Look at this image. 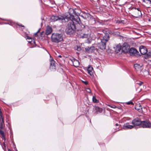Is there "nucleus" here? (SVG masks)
I'll return each mask as SVG.
<instances>
[{"label": "nucleus", "mask_w": 151, "mask_h": 151, "mask_svg": "<svg viewBox=\"0 0 151 151\" xmlns=\"http://www.w3.org/2000/svg\"><path fill=\"white\" fill-rule=\"evenodd\" d=\"M76 28V25L74 22L72 20H70L69 21L67 26L66 32L67 34L70 35L74 33Z\"/></svg>", "instance_id": "f257e3e1"}, {"label": "nucleus", "mask_w": 151, "mask_h": 151, "mask_svg": "<svg viewBox=\"0 0 151 151\" xmlns=\"http://www.w3.org/2000/svg\"><path fill=\"white\" fill-rule=\"evenodd\" d=\"M63 36L61 33H54L51 36V40L52 42L58 43L63 40Z\"/></svg>", "instance_id": "f03ea898"}, {"label": "nucleus", "mask_w": 151, "mask_h": 151, "mask_svg": "<svg viewBox=\"0 0 151 151\" xmlns=\"http://www.w3.org/2000/svg\"><path fill=\"white\" fill-rule=\"evenodd\" d=\"M73 16H72L69 13L67 14V16L65 17L63 16H52L51 17V19L52 21L55 22L57 21H62L63 20H65V19H73Z\"/></svg>", "instance_id": "7ed1b4c3"}, {"label": "nucleus", "mask_w": 151, "mask_h": 151, "mask_svg": "<svg viewBox=\"0 0 151 151\" xmlns=\"http://www.w3.org/2000/svg\"><path fill=\"white\" fill-rule=\"evenodd\" d=\"M134 67L136 70L137 73L138 75H142V76H145L149 74V73L148 71L144 70L142 71V68L141 65L139 64H136L134 65Z\"/></svg>", "instance_id": "20e7f679"}, {"label": "nucleus", "mask_w": 151, "mask_h": 151, "mask_svg": "<svg viewBox=\"0 0 151 151\" xmlns=\"http://www.w3.org/2000/svg\"><path fill=\"white\" fill-rule=\"evenodd\" d=\"M109 39V36L108 35H105L104 36L103 39H101V42L100 48L102 50L106 48V43Z\"/></svg>", "instance_id": "39448f33"}, {"label": "nucleus", "mask_w": 151, "mask_h": 151, "mask_svg": "<svg viewBox=\"0 0 151 151\" xmlns=\"http://www.w3.org/2000/svg\"><path fill=\"white\" fill-rule=\"evenodd\" d=\"M132 16L135 17L137 18L141 17L142 15L141 10L139 8H132Z\"/></svg>", "instance_id": "423d86ee"}, {"label": "nucleus", "mask_w": 151, "mask_h": 151, "mask_svg": "<svg viewBox=\"0 0 151 151\" xmlns=\"http://www.w3.org/2000/svg\"><path fill=\"white\" fill-rule=\"evenodd\" d=\"M141 127L143 128H151V123L149 121H142Z\"/></svg>", "instance_id": "0eeeda50"}, {"label": "nucleus", "mask_w": 151, "mask_h": 151, "mask_svg": "<svg viewBox=\"0 0 151 151\" xmlns=\"http://www.w3.org/2000/svg\"><path fill=\"white\" fill-rule=\"evenodd\" d=\"M141 123L142 121L138 118L134 119L132 122V123L134 126H139L140 127H141Z\"/></svg>", "instance_id": "6e6552de"}, {"label": "nucleus", "mask_w": 151, "mask_h": 151, "mask_svg": "<svg viewBox=\"0 0 151 151\" xmlns=\"http://www.w3.org/2000/svg\"><path fill=\"white\" fill-rule=\"evenodd\" d=\"M129 46L127 43H124L122 47V51L124 52H129Z\"/></svg>", "instance_id": "1a4fd4ad"}, {"label": "nucleus", "mask_w": 151, "mask_h": 151, "mask_svg": "<svg viewBox=\"0 0 151 151\" xmlns=\"http://www.w3.org/2000/svg\"><path fill=\"white\" fill-rule=\"evenodd\" d=\"M129 52L131 55H135L138 53L137 51L134 48L132 47L129 49Z\"/></svg>", "instance_id": "9d476101"}, {"label": "nucleus", "mask_w": 151, "mask_h": 151, "mask_svg": "<svg viewBox=\"0 0 151 151\" xmlns=\"http://www.w3.org/2000/svg\"><path fill=\"white\" fill-rule=\"evenodd\" d=\"M139 51L142 54L145 55L147 52V50L144 46H141L139 48Z\"/></svg>", "instance_id": "9b49d317"}, {"label": "nucleus", "mask_w": 151, "mask_h": 151, "mask_svg": "<svg viewBox=\"0 0 151 151\" xmlns=\"http://www.w3.org/2000/svg\"><path fill=\"white\" fill-rule=\"evenodd\" d=\"M73 65L75 67H78L79 65V61L77 59L73 58L71 60Z\"/></svg>", "instance_id": "f8f14e48"}, {"label": "nucleus", "mask_w": 151, "mask_h": 151, "mask_svg": "<svg viewBox=\"0 0 151 151\" xmlns=\"http://www.w3.org/2000/svg\"><path fill=\"white\" fill-rule=\"evenodd\" d=\"M134 127V126L133 125H130L127 124L123 126V128L124 129L126 130L128 129H132Z\"/></svg>", "instance_id": "ddd939ff"}, {"label": "nucleus", "mask_w": 151, "mask_h": 151, "mask_svg": "<svg viewBox=\"0 0 151 151\" xmlns=\"http://www.w3.org/2000/svg\"><path fill=\"white\" fill-rule=\"evenodd\" d=\"M87 70L88 73L90 76H92L93 75V68L91 66H88L87 68Z\"/></svg>", "instance_id": "4468645a"}, {"label": "nucleus", "mask_w": 151, "mask_h": 151, "mask_svg": "<svg viewBox=\"0 0 151 151\" xmlns=\"http://www.w3.org/2000/svg\"><path fill=\"white\" fill-rule=\"evenodd\" d=\"M52 32V28L49 26H47L46 31V34L48 35L51 34Z\"/></svg>", "instance_id": "2eb2a0df"}, {"label": "nucleus", "mask_w": 151, "mask_h": 151, "mask_svg": "<svg viewBox=\"0 0 151 151\" xmlns=\"http://www.w3.org/2000/svg\"><path fill=\"white\" fill-rule=\"evenodd\" d=\"M94 49L95 47L94 46H91L90 47H88L86 48V51L89 53H91Z\"/></svg>", "instance_id": "dca6fc26"}, {"label": "nucleus", "mask_w": 151, "mask_h": 151, "mask_svg": "<svg viewBox=\"0 0 151 151\" xmlns=\"http://www.w3.org/2000/svg\"><path fill=\"white\" fill-rule=\"evenodd\" d=\"M55 61L53 60V59L51 60L50 61V65L51 67H54V68H55Z\"/></svg>", "instance_id": "f3484780"}, {"label": "nucleus", "mask_w": 151, "mask_h": 151, "mask_svg": "<svg viewBox=\"0 0 151 151\" xmlns=\"http://www.w3.org/2000/svg\"><path fill=\"white\" fill-rule=\"evenodd\" d=\"M95 109L96 111V112H101L102 111V109L98 106H96L95 107Z\"/></svg>", "instance_id": "a211bd4d"}, {"label": "nucleus", "mask_w": 151, "mask_h": 151, "mask_svg": "<svg viewBox=\"0 0 151 151\" xmlns=\"http://www.w3.org/2000/svg\"><path fill=\"white\" fill-rule=\"evenodd\" d=\"M143 1L147 4L150 5L151 4V1L150 0H142Z\"/></svg>", "instance_id": "6ab92c4d"}, {"label": "nucleus", "mask_w": 151, "mask_h": 151, "mask_svg": "<svg viewBox=\"0 0 151 151\" xmlns=\"http://www.w3.org/2000/svg\"><path fill=\"white\" fill-rule=\"evenodd\" d=\"M92 100L93 102L94 103H98L99 102L98 101L94 96L93 97Z\"/></svg>", "instance_id": "aec40b11"}, {"label": "nucleus", "mask_w": 151, "mask_h": 151, "mask_svg": "<svg viewBox=\"0 0 151 151\" xmlns=\"http://www.w3.org/2000/svg\"><path fill=\"white\" fill-rule=\"evenodd\" d=\"M0 134L2 135V137L4 138V139H5V136L4 132L3 131H2L1 129H0Z\"/></svg>", "instance_id": "412c9836"}, {"label": "nucleus", "mask_w": 151, "mask_h": 151, "mask_svg": "<svg viewBox=\"0 0 151 151\" xmlns=\"http://www.w3.org/2000/svg\"><path fill=\"white\" fill-rule=\"evenodd\" d=\"M88 36V34H83V35L81 36L82 38H87Z\"/></svg>", "instance_id": "4be33fe9"}, {"label": "nucleus", "mask_w": 151, "mask_h": 151, "mask_svg": "<svg viewBox=\"0 0 151 151\" xmlns=\"http://www.w3.org/2000/svg\"><path fill=\"white\" fill-rule=\"evenodd\" d=\"M124 21L123 20L119 21V20H117L116 22V23L118 24H121V23H124Z\"/></svg>", "instance_id": "5701e85b"}, {"label": "nucleus", "mask_w": 151, "mask_h": 151, "mask_svg": "<svg viewBox=\"0 0 151 151\" xmlns=\"http://www.w3.org/2000/svg\"><path fill=\"white\" fill-rule=\"evenodd\" d=\"M86 91L87 92L89 93H91V89L89 88H87L86 89Z\"/></svg>", "instance_id": "b1692460"}, {"label": "nucleus", "mask_w": 151, "mask_h": 151, "mask_svg": "<svg viewBox=\"0 0 151 151\" xmlns=\"http://www.w3.org/2000/svg\"><path fill=\"white\" fill-rule=\"evenodd\" d=\"M126 104H128V105L131 104V105H133L134 104V103H133V102H132L131 101H129L127 102H126Z\"/></svg>", "instance_id": "393cba45"}, {"label": "nucleus", "mask_w": 151, "mask_h": 151, "mask_svg": "<svg viewBox=\"0 0 151 151\" xmlns=\"http://www.w3.org/2000/svg\"><path fill=\"white\" fill-rule=\"evenodd\" d=\"M8 24L10 25H13L14 24V22L10 20L9 21V22L8 23Z\"/></svg>", "instance_id": "a878e982"}, {"label": "nucleus", "mask_w": 151, "mask_h": 151, "mask_svg": "<svg viewBox=\"0 0 151 151\" xmlns=\"http://www.w3.org/2000/svg\"><path fill=\"white\" fill-rule=\"evenodd\" d=\"M143 84V83L141 81H139V83H137L136 84L139 85V86H141Z\"/></svg>", "instance_id": "bb28decb"}, {"label": "nucleus", "mask_w": 151, "mask_h": 151, "mask_svg": "<svg viewBox=\"0 0 151 151\" xmlns=\"http://www.w3.org/2000/svg\"><path fill=\"white\" fill-rule=\"evenodd\" d=\"M77 22L78 23L81 22L80 19L78 17H77Z\"/></svg>", "instance_id": "cd10ccee"}, {"label": "nucleus", "mask_w": 151, "mask_h": 151, "mask_svg": "<svg viewBox=\"0 0 151 151\" xmlns=\"http://www.w3.org/2000/svg\"><path fill=\"white\" fill-rule=\"evenodd\" d=\"M109 106H110L111 107L113 108H116V106L114 105H113L112 106H110V105H109Z\"/></svg>", "instance_id": "c85d7f7f"}, {"label": "nucleus", "mask_w": 151, "mask_h": 151, "mask_svg": "<svg viewBox=\"0 0 151 151\" xmlns=\"http://www.w3.org/2000/svg\"><path fill=\"white\" fill-rule=\"evenodd\" d=\"M83 83H84V84H85V85H87L88 84V82L87 81H83Z\"/></svg>", "instance_id": "c756f323"}, {"label": "nucleus", "mask_w": 151, "mask_h": 151, "mask_svg": "<svg viewBox=\"0 0 151 151\" xmlns=\"http://www.w3.org/2000/svg\"><path fill=\"white\" fill-rule=\"evenodd\" d=\"M81 50V48L80 47H78L77 50L78 51H79Z\"/></svg>", "instance_id": "7c9ffc66"}, {"label": "nucleus", "mask_w": 151, "mask_h": 151, "mask_svg": "<svg viewBox=\"0 0 151 151\" xmlns=\"http://www.w3.org/2000/svg\"><path fill=\"white\" fill-rule=\"evenodd\" d=\"M39 30H38L37 32L35 33L34 35H37V33L38 32H39Z\"/></svg>", "instance_id": "2f4dec72"}, {"label": "nucleus", "mask_w": 151, "mask_h": 151, "mask_svg": "<svg viewBox=\"0 0 151 151\" xmlns=\"http://www.w3.org/2000/svg\"><path fill=\"white\" fill-rule=\"evenodd\" d=\"M27 39H29H29H31V38L30 37H27Z\"/></svg>", "instance_id": "473e14b6"}, {"label": "nucleus", "mask_w": 151, "mask_h": 151, "mask_svg": "<svg viewBox=\"0 0 151 151\" xmlns=\"http://www.w3.org/2000/svg\"><path fill=\"white\" fill-rule=\"evenodd\" d=\"M135 109H137V110H138L139 111H140L139 110V109H137V108L136 107H135Z\"/></svg>", "instance_id": "72a5a7b5"}, {"label": "nucleus", "mask_w": 151, "mask_h": 151, "mask_svg": "<svg viewBox=\"0 0 151 151\" xmlns=\"http://www.w3.org/2000/svg\"><path fill=\"white\" fill-rule=\"evenodd\" d=\"M149 53H150L151 55H149V54H148V55L149 56H151V52Z\"/></svg>", "instance_id": "f704fd0d"}, {"label": "nucleus", "mask_w": 151, "mask_h": 151, "mask_svg": "<svg viewBox=\"0 0 151 151\" xmlns=\"http://www.w3.org/2000/svg\"><path fill=\"white\" fill-rule=\"evenodd\" d=\"M19 26H21V27H24V26L23 25H22L21 24L20 25H19Z\"/></svg>", "instance_id": "c9c22d12"}, {"label": "nucleus", "mask_w": 151, "mask_h": 151, "mask_svg": "<svg viewBox=\"0 0 151 151\" xmlns=\"http://www.w3.org/2000/svg\"><path fill=\"white\" fill-rule=\"evenodd\" d=\"M58 57L60 58H61L62 57L61 56V55H59L58 56Z\"/></svg>", "instance_id": "e433bc0d"}, {"label": "nucleus", "mask_w": 151, "mask_h": 151, "mask_svg": "<svg viewBox=\"0 0 151 151\" xmlns=\"http://www.w3.org/2000/svg\"><path fill=\"white\" fill-rule=\"evenodd\" d=\"M118 124H116V126H118Z\"/></svg>", "instance_id": "4c0bfd02"}, {"label": "nucleus", "mask_w": 151, "mask_h": 151, "mask_svg": "<svg viewBox=\"0 0 151 151\" xmlns=\"http://www.w3.org/2000/svg\"><path fill=\"white\" fill-rule=\"evenodd\" d=\"M118 50L119 51H120V49H119Z\"/></svg>", "instance_id": "58836bf2"}, {"label": "nucleus", "mask_w": 151, "mask_h": 151, "mask_svg": "<svg viewBox=\"0 0 151 151\" xmlns=\"http://www.w3.org/2000/svg\"><path fill=\"white\" fill-rule=\"evenodd\" d=\"M8 151H12L11 150H10L9 149L8 150Z\"/></svg>", "instance_id": "ea45409f"}, {"label": "nucleus", "mask_w": 151, "mask_h": 151, "mask_svg": "<svg viewBox=\"0 0 151 151\" xmlns=\"http://www.w3.org/2000/svg\"><path fill=\"white\" fill-rule=\"evenodd\" d=\"M150 96H151V95H150Z\"/></svg>", "instance_id": "a19ab883"}]
</instances>
